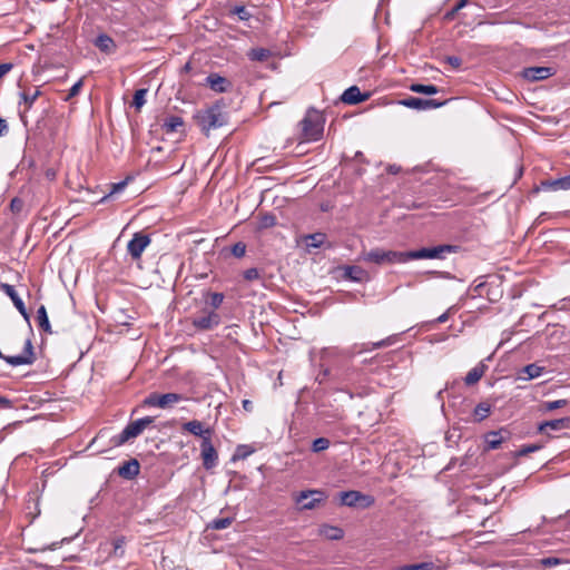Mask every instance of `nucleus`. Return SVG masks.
I'll return each mask as SVG.
<instances>
[{
    "label": "nucleus",
    "instance_id": "1",
    "mask_svg": "<svg viewBox=\"0 0 570 570\" xmlns=\"http://www.w3.org/2000/svg\"><path fill=\"white\" fill-rule=\"evenodd\" d=\"M197 125L202 131L208 136L210 130L225 126L228 121V115L223 110V106L214 104L205 110H200L196 115Z\"/></svg>",
    "mask_w": 570,
    "mask_h": 570
},
{
    "label": "nucleus",
    "instance_id": "2",
    "mask_svg": "<svg viewBox=\"0 0 570 570\" xmlns=\"http://www.w3.org/2000/svg\"><path fill=\"white\" fill-rule=\"evenodd\" d=\"M299 126L302 127V137L305 141H317L323 136L324 119L322 114L314 108L307 110Z\"/></svg>",
    "mask_w": 570,
    "mask_h": 570
},
{
    "label": "nucleus",
    "instance_id": "3",
    "mask_svg": "<svg viewBox=\"0 0 570 570\" xmlns=\"http://www.w3.org/2000/svg\"><path fill=\"white\" fill-rule=\"evenodd\" d=\"M459 246L442 244L406 252V262L413 259H444L446 254L458 253Z\"/></svg>",
    "mask_w": 570,
    "mask_h": 570
},
{
    "label": "nucleus",
    "instance_id": "4",
    "mask_svg": "<svg viewBox=\"0 0 570 570\" xmlns=\"http://www.w3.org/2000/svg\"><path fill=\"white\" fill-rule=\"evenodd\" d=\"M363 261L375 263L377 265L384 264H402L406 263V252L385 250L382 248H374L363 254Z\"/></svg>",
    "mask_w": 570,
    "mask_h": 570
},
{
    "label": "nucleus",
    "instance_id": "5",
    "mask_svg": "<svg viewBox=\"0 0 570 570\" xmlns=\"http://www.w3.org/2000/svg\"><path fill=\"white\" fill-rule=\"evenodd\" d=\"M299 511L314 510L327 499L326 493L318 489L303 490L293 497Z\"/></svg>",
    "mask_w": 570,
    "mask_h": 570
},
{
    "label": "nucleus",
    "instance_id": "6",
    "mask_svg": "<svg viewBox=\"0 0 570 570\" xmlns=\"http://www.w3.org/2000/svg\"><path fill=\"white\" fill-rule=\"evenodd\" d=\"M153 422L154 417L151 416H145L134 422H130L119 434L112 438L114 444L119 446L125 444L129 440L137 438Z\"/></svg>",
    "mask_w": 570,
    "mask_h": 570
},
{
    "label": "nucleus",
    "instance_id": "7",
    "mask_svg": "<svg viewBox=\"0 0 570 570\" xmlns=\"http://www.w3.org/2000/svg\"><path fill=\"white\" fill-rule=\"evenodd\" d=\"M375 499L356 490L343 491L340 493V504L348 508L367 509L374 505Z\"/></svg>",
    "mask_w": 570,
    "mask_h": 570
},
{
    "label": "nucleus",
    "instance_id": "8",
    "mask_svg": "<svg viewBox=\"0 0 570 570\" xmlns=\"http://www.w3.org/2000/svg\"><path fill=\"white\" fill-rule=\"evenodd\" d=\"M0 360H3L11 366L31 365L36 361V354L31 338H27L24 342L23 351L19 355H3L0 351Z\"/></svg>",
    "mask_w": 570,
    "mask_h": 570
},
{
    "label": "nucleus",
    "instance_id": "9",
    "mask_svg": "<svg viewBox=\"0 0 570 570\" xmlns=\"http://www.w3.org/2000/svg\"><path fill=\"white\" fill-rule=\"evenodd\" d=\"M183 400H185V397L178 393H166V394L150 393L144 400V405L159 407V409H169L174 404H176Z\"/></svg>",
    "mask_w": 570,
    "mask_h": 570
},
{
    "label": "nucleus",
    "instance_id": "10",
    "mask_svg": "<svg viewBox=\"0 0 570 570\" xmlns=\"http://www.w3.org/2000/svg\"><path fill=\"white\" fill-rule=\"evenodd\" d=\"M151 239L149 235L140 232L135 233L132 238L127 244V252L134 261L140 259L144 250L150 244Z\"/></svg>",
    "mask_w": 570,
    "mask_h": 570
},
{
    "label": "nucleus",
    "instance_id": "11",
    "mask_svg": "<svg viewBox=\"0 0 570 570\" xmlns=\"http://www.w3.org/2000/svg\"><path fill=\"white\" fill-rule=\"evenodd\" d=\"M200 456L203 465L206 470L215 468L218 463V454L215 446L212 443V438L208 435L204 436L200 443Z\"/></svg>",
    "mask_w": 570,
    "mask_h": 570
},
{
    "label": "nucleus",
    "instance_id": "12",
    "mask_svg": "<svg viewBox=\"0 0 570 570\" xmlns=\"http://www.w3.org/2000/svg\"><path fill=\"white\" fill-rule=\"evenodd\" d=\"M445 102L446 101H439L436 99H423L412 96L400 100V105L415 110L436 109L445 105Z\"/></svg>",
    "mask_w": 570,
    "mask_h": 570
},
{
    "label": "nucleus",
    "instance_id": "13",
    "mask_svg": "<svg viewBox=\"0 0 570 570\" xmlns=\"http://www.w3.org/2000/svg\"><path fill=\"white\" fill-rule=\"evenodd\" d=\"M220 323V316L215 311L205 312L202 315L195 316L191 324L200 331H209L218 326Z\"/></svg>",
    "mask_w": 570,
    "mask_h": 570
},
{
    "label": "nucleus",
    "instance_id": "14",
    "mask_svg": "<svg viewBox=\"0 0 570 570\" xmlns=\"http://www.w3.org/2000/svg\"><path fill=\"white\" fill-rule=\"evenodd\" d=\"M570 189V175L557 179H546L534 187L533 191H557Z\"/></svg>",
    "mask_w": 570,
    "mask_h": 570
},
{
    "label": "nucleus",
    "instance_id": "15",
    "mask_svg": "<svg viewBox=\"0 0 570 570\" xmlns=\"http://www.w3.org/2000/svg\"><path fill=\"white\" fill-rule=\"evenodd\" d=\"M0 289L3 291L12 301L14 307L21 314V316L26 320L28 325L30 326V315L24 306L23 301L18 295L13 285L7 283H0Z\"/></svg>",
    "mask_w": 570,
    "mask_h": 570
},
{
    "label": "nucleus",
    "instance_id": "16",
    "mask_svg": "<svg viewBox=\"0 0 570 570\" xmlns=\"http://www.w3.org/2000/svg\"><path fill=\"white\" fill-rule=\"evenodd\" d=\"M564 429H570V416L543 421L538 425V432L541 434H546L548 438H553V435L550 432H548V430L560 431Z\"/></svg>",
    "mask_w": 570,
    "mask_h": 570
},
{
    "label": "nucleus",
    "instance_id": "17",
    "mask_svg": "<svg viewBox=\"0 0 570 570\" xmlns=\"http://www.w3.org/2000/svg\"><path fill=\"white\" fill-rule=\"evenodd\" d=\"M556 73L551 67H529L524 68L522 76L529 81H540L552 77Z\"/></svg>",
    "mask_w": 570,
    "mask_h": 570
},
{
    "label": "nucleus",
    "instance_id": "18",
    "mask_svg": "<svg viewBox=\"0 0 570 570\" xmlns=\"http://www.w3.org/2000/svg\"><path fill=\"white\" fill-rule=\"evenodd\" d=\"M370 98V94H362L357 86H351L341 96V100L347 105H356Z\"/></svg>",
    "mask_w": 570,
    "mask_h": 570
},
{
    "label": "nucleus",
    "instance_id": "19",
    "mask_svg": "<svg viewBox=\"0 0 570 570\" xmlns=\"http://www.w3.org/2000/svg\"><path fill=\"white\" fill-rule=\"evenodd\" d=\"M183 430L189 432L190 434L195 436L202 438L204 440V436L208 435L209 439L212 438L213 430L210 428H204V424L198 420H191L183 424Z\"/></svg>",
    "mask_w": 570,
    "mask_h": 570
},
{
    "label": "nucleus",
    "instance_id": "20",
    "mask_svg": "<svg viewBox=\"0 0 570 570\" xmlns=\"http://www.w3.org/2000/svg\"><path fill=\"white\" fill-rule=\"evenodd\" d=\"M508 432L504 430L491 431L485 434L484 442L488 450H495L508 439Z\"/></svg>",
    "mask_w": 570,
    "mask_h": 570
},
{
    "label": "nucleus",
    "instance_id": "21",
    "mask_svg": "<svg viewBox=\"0 0 570 570\" xmlns=\"http://www.w3.org/2000/svg\"><path fill=\"white\" fill-rule=\"evenodd\" d=\"M140 465L136 459L124 462L118 468V474L127 480H131L139 474Z\"/></svg>",
    "mask_w": 570,
    "mask_h": 570
},
{
    "label": "nucleus",
    "instance_id": "22",
    "mask_svg": "<svg viewBox=\"0 0 570 570\" xmlns=\"http://www.w3.org/2000/svg\"><path fill=\"white\" fill-rule=\"evenodd\" d=\"M543 370H544V367L539 366L535 363L528 364L520 370L518 379L523 380V381H530L532 379H537L542 374Z\"/></svg>",
    "mask_w": 570,
    "mask_h": 570
},
{
    "label": "nucleus",
    "instance_id": "23",
    "mask_svg": "<svg viewBox=\"0 0 570 570\" xmlns=\"http://www.w3.org/2000/svg\"><path fill=\"white\" fill-rule=\"evenodd\" d=\"M485 370H487V365L483 364L482 362L479 363L476 366H474L473 368H471L468 372V374L464 377V383L468 386L474 385L482 379V376L485 373Z\"/></svg>",
    "mask_w": 570,
    "mask_h": 570
},
{
    "label": "nucleus",
    "instance_id": "24",
    "mask_svg": "<svg viewBox=\"0 0 570 570\" xmlns=\"http://www.w3.org/2000/svg\"><path fill=\"white\" fill-rule=\"evenodd\" d=\"M206 80L209 87L216 92H225L227 90V86L229 85L226 78L217 73L209 75Z\"/></svg>",
    "mask_w": 570,
    "mask_h": 570
},
{
    "label": "nucleus",
    "instance_id": "25",
    "mask_svg": "<svg viewBox=\"0 0 570 570\" xmlns=\"http://www.w3.org/2000/svg\"><path fill=\"white\" fill-rule=\"evenodd\" d=\"M95 46L102 52L110 53L115 51L116 43L108 35H99L95 40Z\"/></svg>",
    "mask_w": 570,
    "mask_h": 570
},
{
    "label": "nucleus",
    "instance_id": "26",
    "mask_svg": "<svg viewBox=\"0 0 570 570\" xmlns=\"http://www.w3.org/2000/svg\"><path fill=\"white\" fill-rule=\"evenodd\" d=\"M321 533L330 540H341L344 537L343 529L336 525L325 524L321 528Z\"/></svg>",
    "mask_w": 570,
    "mask_h": 570
},
{
    "label": "nucleus",
    "instance_id": "27",
    "mask_svg": "<svg viewBox=\"0 0 570 570\" xmlns=\"http://www.w3.org/2000/svg\"><path fill=\"white\" fill-rule=\"evenodd\" d=\"M41 95V91L39 89H36L33 92H27L22 91L20 92V100L19 105H24V111L29 110L35 101L38 99V97Z\"/></svg>",
    "mask_w": 570,
    "mask_h": 570
},
{
    "label": "nucleus",
    "instance_id": "28",
    "mask_svg": "<svg viewBox=\"0 0 570 570\" xmlns=\"http://www.w3.org/2000/svg\"><path fill=\"white\" fill-rule=\"evenodd\" d=\"M184 126V120L179 116H170L165 119L163 128L166 132L178 131Z\"/></svg>",
    "mask_w": 570,
    "mask_h": 570
},
{
    "label": "nucleus",
    "instance_id": "29",
    "mask_svg": "<svg viewBox=\"0 0 570 570\" xmlns=\"http://www.w3.org/2000/svg\"><path fill=\"white\" fill-rule=\"evenodd\" d=\"M344 276L354 282H362L365 276V271L360 266H346L344 268Z\"/></svg>",
    "mask_w": 570,
    "mask_h": 570
},
{
    "label": "nucleus",
    "instance_id": "30",
    "mask_svg": "<svg viewBox=\"0 0 570 570\" xmlns=\"http://www.w3.org/2000/svg\"><path fill=\"white\" fill-rule=\"evenodd\" d=\"M38 326L46 333L51 334V326L48 318L47 309L45 305H41L37 311Z\"/></svg>",
    "mask_w": 570,
    "mask_h": 570
},
{
    "label": "nucleus",
    "instance_id": "31",
    "mask_svg": "<svg viewBox=\"0 0 570 570\" xmlns=\"http://www.w3.org/2000/svg\"><path fill=\"white\" fill-rule=\"evenodd\" d=\"M491 413V404L488 402L479 403L473 411V416L475 422H481L487 419Z\"/></svg>",
    "mask_w": 570,
    "mask_h": 570
},
{
    "label": "nucleus",
    "instance_id": "32",
    "mask_svg": "<svg viewBox=\"0 0 570 570\" xmlns=\"http://www.w3.org/2000/svg\"><path fill=\"white\" fill-rule=\"evenodd\" d=\"M409 88L413 92L423 94L428 96L435 95L440 91L439 87L434 85L412 83Z\"/></svg>",
    "mask_w": 570,
    "mask_h": 570
},
{
    "label": "nucleus",
    "instance_id": "33",
    "mask_svg": "<svg viewBox=\"0 0 570 570\" xmlns=\"http://www.w3.org/2000/svg\"><path fill=\"white\" fill-rule=\"evenodd\" d=\"M271 57V51L265 48H253L248 52V58L253 61H266Z\"/></svg>",
    "mask_w": 570,
    "mask_h": 570
},
{
    "label": "nucleus",
    "instance_id": "34",
    "mask_svg": "<svg viewBox=\"0 0 570 570\" xmlns=\"http://www.w3.org/2000/svg\"><path fill=\"white\" fill-rule=\"evenodd\" d=\"M326 239V235L323 233H314L309 234L305 237V243L307 247L318 248L321 247Z\"/></svg>",
    "mask_w": 570,
    "mask_h": 570
},
{
    "label": "nucleus",
    "instance_id": "35",
    "mask_svg": "<svg viewBox=\"0 0 570 570\" xmlns=\"http://www.w3.org/2000/svg\"><path fill=\"white\" fill-rule=\"evenodd\" d=\"M567 404H568V400H564V399L556 400V401H547V402H543L540 405V411L542 413L551 412V411H554L557 409L563 407Z\"/></svg>",
    "mask_w": 570,
    "mask_h": 570
},
{
    "label": "nucleus",
    "instance_id": "36",
    "mask_svg": "<svg viewBox=\"0 0 570 570\" xmlns=\"http://www.w3.org/2000/svg\"><path fill=\"white\" fill-rule=\"evenodd\" d=\"M254 452L249 445H238L232 456V461L245 460Z\"/></svg>",
    "mask_w": 570,
    "mask_h": 570
},
{
    "label": "nucleus",
    "instance_id": "37",
    "mask_svg": "<svg viewBox=\"0 0 570 570\" xmlns=\"http://www.w3.org/2000/svg\"><path fill=\"white\" fill-rule=\"evenodd\" d=\"M393 343H394V340L392 337H387V338L381 340V341L375 342V343L363 344L362 345V350H360V352L372 351L374 348L386 347V346L392 345Z\"/></svg>",
    "mask_w": 570,
    "mask_h": 570
},
{
    "label": "nucleus",
    "instance_id": "38",
    "mask_svg": "<svg viewBox=\"0 0 570 570\" xmlns=\"http://www.w3.org/2000/svg\"><path fill=\"white\" fill-rule=\"evenodd\" d=\"M148 90L142 88V89H138L135 91L134 94V98H132V106L139 110L146 102V95H147Z\"/></svg>",
    "mask_w": 570,
    "mask_h": 570
},
{
    "label": "nucleus",
    "instance_id": "39",
    "mask_svg": "<svg viewBox=\"0 0 570 570\" xmlns=\"http://www.w3.org/2000/svg\"><path fill=\"white\" fill-rule=\"evenodd\" d=\"M232 523H233L232 518H228V517L227 518H218V519H214L208 524V528H210L213 530H223V529L228 528Z\"/></svg>",
    "mask_w": 570,
    "mask_h": 570
},
{
    "label": "nucleus",
    "instance_id": "40",
    "mask_svg": "<svg viewBox=\"0 0 570 570\" xmlns=\"http://www.w3.org/2000/svg\"><path fill=\"white\" fill-rule=\"evenodd\" d=\"M232 14H236L239 20L248 21L252 18V13L247 10L245 6H235L230 10Z\"/></svg>",
    "mask_w": 570,
    "mask_h": 570
},
{
    "label": "nucleus",
    "instance_id": "41",
    "mask_svg": "<svg viewBox=\"0 0 570 570\" xmlns=\"http://www.w3.org/2000/svg\"><path fill=\"white\" fill-rule=\"evenodd\" d=\"M330 440L326 438H317L313 441L312 451L315 453L325 451L330 448Z\"/></svg>",
    "mask_w": 570,
    "mask_h": 570
},
{
    "label": "nucleus",
    "instance_id": "42",
    "mask_svg": "<svg viewBox=\"0 0 570 570\" xmlns=\"http://www.w3.org/2000/svg\"><path fill=\"white\" fill-rule=\"evenodd\" d=\"M208 301L207 303L212 306V311H215L218 308L222 303L224 302V294L223 293H208Z\"/></svg>",
    "mask_w": 570,
    "mask_h": 570
},
{
    "label": "nucleus",
    "instance_id": "43",
    "mask_svg": "<svg viewBox=\"0 0 570 570\" xmlns=\"http://www.w3.org/2000/svg\"><path fill=\"white\" fill-rule=\"evenodd\" d=\"M400 570H435L432 562H422L416 564L403 566Z\"/></svg>",
    "mask_w": 570,
    "mask_h": 570
},
{
    "label": "nucleus",
    "instance_id": "44",
    "mask_svg": "<svg viewBox=\"0 0 570 570\" xmlns=\"http://www.w3.org/2000/svg\"><path fill=\"white\" fill-rule=\"evenodd\" d=\"M469 0H459V2L445 13L444 19L452 20L455 14L468 4Z\"/></svg>",
    "mask_w": 570,
    "mask_h": 570
},
{
    "label": "nucleus",
    "instance_id": "45",
    "mask_svg": "<svg viewBox=\"0 0 570 570\" xmlns=\"http://www.w3.org/2000/svg\"><path fill=\"white\" fill-rule=\"evenodd\" d=\"M232 255H234L236 258H242L246 254V244L243 242H238L234 244L230 248Z\"/></svg>",
    "mask_w": 570,
    "mask_h": 570
},
{
    "label": "nucleus",
    "instance_id": "46",
    "mask_svg": "<svg viewBox=\"0 0 570 570\" xmlns=\"http://www.w3.org/2000/svg\"><path fill=\"white\" fill-rule=\"evenodd\" d=\"M541 448H542V445H539V444H528V445H522V446L518 450L517 455H518V456H525V455H528L529 453H532V452L539 451Z\"/></svg>",
    "mask_w": 570,
    "mask_h": 570
},
{
    "label": "nucleus",
    "instance_id": "47",
    "mask_svg": "<svg viewBox=\"0 0 570 570\" xmlns=\"http://www.w3.org/2000/svg\"><path fill=\"white\" fill-rule=\"evenodd\" d=\"M246 281L252 282L261 278L259 271L255 267L248 268L243 273Z\"/></svg>",
    "mask_w": 570,
    "mask_h": 570
},
{
    "label": "nucleus",
    "instance_id": "48",
    "mask_svg": "<svg viewBox=\"0 0 570 570\" xmlns=\"http://www.w3.org/2000/svg\"><path fill=\"white\" fill-rule=\"evenodd\" d=\"M567 561L562 560V559H559V558H556V557H548V558H543L541 560V564L544 566V567H554V566H559V564H562V563H566Z\"/></svg>",
    "mask_w": 570,
    "mask_h": 570
},
{
    "label": "nucleus",
    "instance_id": "49",
    "mask_svg": "<svg viewBox=\"0 0 570 570\" xmlns=\"http://www.w3.org/2000/svg\"><path fill=\"white\" fill-rule=\"evenodd\" d=\"M82 79L78 80L70 89H69V92L66 97V100H70L71 98L76 97L79 92H80V89L82 88Z\"/></svg>",
    "mask_w": 570,
    "mask_h": 570
},
{
    "label": "nucleus",
    "instance_id": "50",
    "mask_svg": "<svg viewBox=\"0 0 570 570\" xmlns=\"http://www.w3.org/2000/svg\"><path fill=\"white\" fill-rule=\"evenodd\" d=\"M23 208V200L18 198V197H14L11 199L10 202V209L12 213L14 214H18L22 210Z\"/></svg>",
    "mask_w": 570,
    "mask_h": 570
},
{
    "label": "nucleus",
    "instance_id": "51",
    "mask_svg": "<svg viewBox=\"0 0 570 570\" xmlns=\"http://www.w3.org/2000/svg\"><path fill=\"white\" fill-rule=\"evenodd\" d=\"M276 225V218L273 215H265L261 219V226L264 228L273 227Z\"/></svg>",
    "mask_w": 570,
    "mask_h": 570
},
{
    "label": "nucleus",
    "instance_id": "52",
    "mask_svg": "<svg viewBox=\"0 0 570 570\" xmlns=\"http://www.w3.org/2000/svg\"><path fill=\"white\" fill-rule=\"evenodd\" d=\"M126 185H127L126 181H120V183L114 184L110 193L108 195H106L105 197H102L101 202L107 199L110 195L121 191Z\"/></svg>",
    "mask_w": 570,
    "mask_h": 570
},
{
    "label": "nucleus",
    "instance_id": "53",
    "mask_svg": "<svg viewBox=\"0 0 570 570\" xmlns=\"http://www.w3.org/2000/svg\"><path fill=\"white\" fill-rule=\"evenodd\" d=\"M558 214H550V213H547V212H543L541 213L537 218H535V224L537 225H540L542 223H544L547 219H550V218H554L557 217Z\"/></svg>",
    "mask_w": 570,
    "mask_h": 570
},
{
    "label": "nucleus",
    "instance_id": "54",
    "mask_svg": "<svg viewBox=\"0 0 570 570\" xmlns=\"http://www.w3.org/2000/svg\"><path fill=\"white\" fill-rule=\"evenodd\" d=\"M112 544H114V552H115V554H117L118 551L120 550V556H121L122 552H124L122 551V547L125 544V538L120 537V538L115 539Z\"/></svg>",
    "mask_w": 570,
    "mask_h": 570
},
{
    "label": "nucleus",
    "instance_id": "55",
    "mask_svg": "<svg viewBox=\"0 0 570 570\" xmlns=\"http://www.w3.org/2000/svg\"><path fill=\"white\" fill-rule=\"evenodd\" d=\"M446 62L451 65L453 68H459L462 63V60L456 56H449L446 57Z\"/></svg>",
    "mask_w": 570,
    "mask_h": 570
},
{
    "label": "nucleus",
    "instance_id": "56",
    "mask_svg": "<svg viewBox=\"0 0 570 570\" xmlns=\"http://www.w3.org/2000/svg\"><path fill=\"white\" fill-rule=\"evenodd\" d=\"M13 65L10 62L0 63V79L6 76L11 69Z\"/></svg>",
    "mask_w": 570,
    "mask_h": 570
},
{
    "label": "nucleus",
    "instance_id": "57",
    "mask_svg": "<svg viewBox=\"0 0 570 570\" xmlns=\"http://www.w3.org/2000/svg\"><path fill=\"white\" fill-rule=\"evenodd\" d=\"M429 274L438 276V277L446 278V279L453 278V276L449 272L432 271V272H429Z\"/></svg>",
    "mask_w": 570,
    "mask_h": 570
},
{
    "label": "nucleus",
    "instance_id": "58",
    "mask_svg": "<svg viewBox=\"0 0 570 570\" xmlns=\"http://www.w3.org/2000/svg\"><path fill=\"white\" fill-rule=\"evenodd\" d=\"M0 407L2 409H10L12 407V402L6 396L0 395Z\"/></svg>",
    "mask_w": 570,
    "mask_h": 570
},
{
    "label": "nucleus",
    "instance_id": "59",
    "mask_svg": "<svg viewBox=\"0 0 570 570\" xmlns=\"http://www.w3.org/2000/svg\"><path fill=\"white\" fill-rule=\"evenodd\" d=\"M8 131V125L4 119L0 118V137Z\"/></svg>",
    "mask_w": 570,
    "mask_h": 570
},
{
    "label": "nucleus",
    "instance_id": "60",
    "mask_svg": "<svg viewBox=\"0 0 570 570\" xmlns=\"http://www.w3.org/2000/svg\"><path fill=\"white\" fill-rule=\"evenodd\" d=\"M449 318V314L448 312L443 313L442 315H440L438 318H436V323H444L446 322Z\"/></svg>",
    "mask_w": 570,
    "mask_h": 570
},
{
    "label": "nucleus",
    "instance_id": "61",
    "mask_svg": "<svg viewBox=\"0 0 570 570\" xmlns=\"http://www.w3.org/2000/svg\"><path fill=\"white\" fill-rule=\"evenodd\" d=\"M243 407H244L246 411H252V409H253V403H252L249 400H244V401H243Z\"/></svg>",
    "mask_w": 570,
    "mask_h": 570
},
{
    "label": "nucleus",
    "instance_id": "62",
    "mask_svg": "<svg viewBox=\"0 0 570 570\" xmlns=\"http://www.w3.org/2000/svg\"><path fill=\"white\" fill-rule=\"evenodd\" d=\"M389 171L392 174H396L399 171V167H396L395 165H391L389 167Z\"/></svg>",
    "mask_w": 570,
    "mask_h": 570
},
{
    "label": "nucleus",
    "instance_id": "63",
    "mask_svg": "<svg viewBox=\"0 0 570 570\" xmlns=\"http://www.w3.org/2000/svg\"><path fill=\"white\" fill-rule=\"evenodd\" d=\"M482 286H483V284H482V283H481V284H479V285H476V286H475V291H479V288H480V287H482Z\"/></svg>",
    "mask_w": 570,
    "mask_h": 570
},
{
    "label": "nucleus",
    "instance_id": "64",
    "mask_svg": "<svg viewBox=\"0 0 570 570\" xmlns=\"http://www.w3.org/2000/svg\"><path fill=\"white\" fill-rule=\"evenodd\" d=\"M185 69L189 70V63H186Z\"/></svg>",
    "mask_w": 570,
    "mask_h": 570
}]
</instances>
